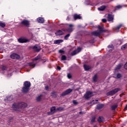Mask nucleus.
<instances>
[{
  "instance_id": "c03bdc74",
  "label": "nucleus",
  "mask_w": 127,
  "mask_h": 127,
  "mask_svg": "<svg viewBox=\"0 0 127 127\" xmlns=\"http://www.w3.org/2000/svg\"><path fill=\"white\" fill-rule=\"evenodd\" d=\"M103 22H107V19H102Z\"/></svg>"
},
{
  "instance_id": "4c0bfd02",
  "label": "nucleus",
  "mask_w": 127,
  "mask_h": 127,
  "mask_svg": "<svg viewBox=\"0 0 127 127\" xmlns=\"http://www.w3.org/2000/svg\"><path fill=\"white\" fill-rule=\"evenodd\" d=\"M96 120V118L95 117H93L91 119V123H95V120Z\"/></svg>"
},
{
  "instance_id": "ddd939ff",
  "label": "nucleus",
  "mask_w": 127,
  "mask_h": 127,
  "mask_svg": "<svg viewBox=\"0 0 127 127\" xmlns=\"http://www.w3.org/2000/svg\"><path fill=\"white\" fill-rule=\"evenodd\" d=\"M107 19L108 21H113L114 20V16L112 15L111 14H109L107 16Z\"/></svg>"
},
{
  "instance_id": "f03ea898",
  "label": "nucleus",
  "mask_w": 127,
  "mask_h": 127,
  "mask_svg": "<svg viewBox=\"0 0 127 127\" xmlns=\"http://www.w3.org/2000/svg\"><path fill=\"white\" fill-rule=\"evenodd\" d=\"M30 82L26 81L24 83V87L22 88V91L23 93H28L29 91V88L30 87Z\"/></svg>"
},
{
  "instance_id": "49530a36",
  "label": "nucleus",
  "mask_w": 127,
  "mask_h": 127,
  "mask_svg": "<svg viewBox=\"0 0 127 127\" xmlns=\"http://www.w3.org/2000/svg\"><path fill=\"white\" fill-rule=\"evenodd\" d=\"M57 68H58L59 70H61V67H60V66H58V67H57Z\"/></svg>"
},
{
  "instance_id": "de8ad7c7",
  "label": "nucleus",
  "mask_w": 127,
  "mask_h": 127,
  "mask_svg": "<svg viewBox=\"0 0 127 127\" xmlns=\"http://www.w3.org/2000/svg\"><path fill=\"white\" fill-rule=\"evenodd\" d=\"M125 110H127V105L126 106Z\"/></svg>"
},
{
  "instance_id": "6e6552de",
  "label": "nucleus",
  "mask_w": 127,
  "mask_h": 127,
  "mask_svg": "<svg viewBox=\"0 0 127 127\" xmlns=\"http://www.w3.org/2000/svg\"><path fill=\"white\" fill-rule=\"evenodd\" d=\"M81 50H82V49H81V48H78L76 50L73 51L71 53V56H74L76 54H78V53H79V52H81Z\"/></svg>"
},
{
  "instance_id": "a19ab883",
  "label": "nucleus",
  "mask_w": 127,
  "mask_h": 127,
  "mask_svg": "<svg viewBox=\"0 0 127 127\" xmlns=\"http://www.w3.org/2000/svg\"><path fill=\"white\" fill-rule=\"evenodd\" d=\"M73 104H74V105H77V104H78V102H77V101H76V100H73Z\"/></svg>"
},
{
  "instance_id": "423d86ee",
  "label": "nucleus",
  "mask_w": 127,
  "mask_h": 127,
  "mask_svg": "<svg viewBox=\"0 0 127 127\" xmlns=\"http://www.w3.org/2000/svg\"><path fill=\"white\" fill-rule=\"evenodd\" d=\"M68 26L69 27L68 29H67L66 30V31L67 32H69V33H71V32H73V31H74V28H73V27H74V25L72 24H67Z\"/></svg>"
},
{
  "instance_id": "20e7f679",
  "label": "nucleus",
  "mask_w": 127,
  "mask_h": 127,
  "mask_svg": "<svg viewBox=\"0 0 127 127\" xmlns=\"http://www.w3.org/2000/svg\"><path fill=\"white\" fill-rule=\"evenodd\" d=\"M94 95H95V92L92 91H87L84 97L86 100H88L89 98H91V97H92V96H94Z\"/></svg>"
},
{
  "instance_id": "4468645a",
  "label": "nucleus",
  "mask_w": 127,
  "mask_h": 127,
  "mask_svg": "<svg viewBox=\"0 0 127 127\" xmlns=\"http://www.w3.org/2000/svg\"><path fill=\"white\" fill-rule=\"evenodd\" d=\"M73 18L74 20H76V19H81L82 18V17L80 16V15L75 14L73 15Z\"/></svg>"
},
{
  "instance_id": "5701e85b",
  "label": "nucleus",
  "mask_w": 127,
  "mask_h": 127,
  "mask_svg": "<svg viewBox=\"0 0 127 127\" xmlns=\"http://www.w3.org/2000/svg\"><path fill=\"white\" fill-rule=\"evenodd\" d=\"M62 42H63L62 40H57L55 41L56 44H59L60 43H62Z\"/></svg>"
},
{
  "instance_id": "e433bc0d",
  "label": "nucleus",
  "mask_w": 127,
  "mask_h": 127,
  "mask_svg": "<svg viewBox=\"0 0 127 127\" xmlns=\"http://www.w3.org/2000/svg\"><path fill=\"white\" fill-rule=\"evenodd\" d=\"M41 95H39L37 97V101H40L41 100Z\"/></svg>"
},
{
  "instance_id": "f704fd0d",
  "label": "nucleus",
  "mask_w": 127,
  "mask_h": 127,
  "mask_svg": "<svg viewBox=\"0 0 127 127\" xmlns=\"http://www.w3.org/2000/svg\"><path fill=\"white\" fill-rule=\"evenodd\" d=\"M122 77V74H121V73H118L116 75V78H117V79H120V78Z\"/></svg>"
},
{
  "instance_id": "2f4dec72",
  "label": "nucleus",
  "mask_w": 127,
  "mask_h": 127,
  "mask_svg": "<svg viewBox=\"0 0 127 127\" xmlns=\"http://www.w3.org/2000/svg\"><path fill=\"white\" fill-rule=\"evenodd\" d=\"M70 37V34H67L66 35L64 36V39L65 40H67L68 38Z\"/></svg>"
},
{
  "instance_id": "cd10ccee",
  "label": "nucleus",
  "mask_w": 127,
  "mask_h": 127,
  "mask_svg": "<svg viewBox=\"0 0 127 127\" xmlns=\"http://www.w3.org/2000/svg\"><path fill=\"white\" fill-rule=\"evenodd\" d=\"M126 48H127V43L125 44L124 45H123L121 47V49L122 50H125V49H126Z\"/></svg>"
},
{
  "instance_id": "3c124183",
  "label": "nucleus",
  "mask_w": 127,
  "mask_h": 127,
  "mask_svg": "<svg viewBox=\"0 0 127 127\" xmlns=\"http://www.w3.org/2000/svg\"><path fill=\"white\" fill-rule=\"evenodd\" d=\"M95 101H96V102H98V100H96Z\"/></svg>"
},
{
  "instance_id": "72a5a7b5",
  "label": "nucleus",
  "mask_w": 127,
  "mask_h": 127,
  "mask_svg": "<svg viewBox=\"0 0 127 127\" xmlns=\"http://www.w3.org/2000/svg\"><path fill=\"white\" fill-rule=\"evenodd\" d=\"M64 110V109L63 108V107H59L58 108H57V111L61 112V111H63Z\"/></svg>"
},
{
  "instance_id": "bb28decb",
  "label": "nucleus",
  "mask_w": 127,
  "mask_h": 127,
  "mask_svg": "<svg viewBox=\"0 0 127 127\" xmlns=\"http://www.w3.org/2000/svg\"><path fill=\"white\" fill-rule=\"evenodd\" d=\"M41 59V56L40 55L38 56L35 59L33 60V61H36V60H39Z\"/></svg>"
},
{
  "instance_id": "c85d7f7f",
  "label": "nucleus",
  "mask_w": 127,
  "mask_h": 127,
  "mask_svg": "<svg viewBox=\"0 0 127 127\" xmlns=\"http://www.w3.org/2000/svg\"><path fill=\"white\" fill-rule=\"evenodd\" d=\"M29 66H30V67H32V68H34V67H35V64L33 63H29Z\"/></svg>"
},
{
  "instance_id": "09e8293b",
  "label": "nucleus",
  "mask_w": 127,
  "mask_h": 127,
  "mask_svg": "<svg viewBox=\"0 0 127 127\" xmlns=\"http://www.w3.org/2000/svg\"><path fill=\"white\" fill-rule=\"evenodd\" d=\"M82 114H83L82 112H79V115H82Z\"/></svg>"
},
{
  "instance_id": "f3484780",
  "label": "nucleus",
  "mask_w": 127,
  "mask_h": 127,
  "mask_svg": "<svg viewBox=\"0 0 127 127\" xmlns=\"http://www.w3.org/2000/svg\"><path fill=\"white\" fill-rule=\"evenodd\" d=\"M37 20L39 23H44V19L42 17H39L37 19Z\"/></svg>"
},
{
  "instance_id": "a18cd8bd",
  "label": "nucleus",
  "mask_w": 127,
  "mask_h": 127,
  "mask_svg": "<svg viewBox=\"0 0 127 127\" xmlns=\"http://www.w3.org/2000/svg\"><path fill=\"white\" fill-rule=\"evenodd\" d=\"M45 89H46V90H48V89H49V87H48V86H46V87H45Z\"/></svg>"
},
{
  "instance_id": "c756f323",
  "label": "nucleus",
  "mask_w": 127,
  "mask_h": 127,
  "mask_svg": "<svg viewBox=\"0 0 127 127\" xmlns=\"http://www.w3.org/2000/svg\"><path fill=\"white\" fill-rule=\"evenodd\" d=\"M98 79V76H97V74H95L93 77V80L94 82H97V80Z\"/></svg>"
},
{
  "instance_id": "b1692460",
  "label": "nucleus",
  "mask_w": 127,
  "mask_h": 127,
  "mask_svg": "<svg viewBox=\"0 0 127 127\" xmlns=\"http://www.w3.org/2000/svg\"><path fill=\"white\" fill-rule=\"evenodd\" d=\"M104 107V104H98L97 106V108L98 110H101L102 108Z\"/></svg>"
},
{
  "instance_id": "6ab92c4d",
  "label": "nucleus",
  "mask_w": 127,
  "mask_h": 127,
  "mask_svg": "<svg viewBox=\"0 0 127 127\" xmlns=\"http://www.w3.org/2000/svg\"><path fill=\"white\" fill-rule=\"evenodd\" d=\"M84 68L85 71H88V70H90V69H91V66H90L87 64H84Z\"/></svg>"
},
{
  "instance_id": "f257e3e1",
  "label": "nucleus",
  "mask_w": 127,
  "mask_h": 127,
  "mask_svg": "<svg viewBox=\"0 0 127 127\" xmlns=\"http://www.w3.org/2000/svg\"><path fill=\"white\" fill-rule=\"evenodd\" d=\"M26 107H27V104L23 102L15 103L12 105V108L14 110H16V109H25Z\"/></svg>"
},
{
  "instance_id": "393cba45",
  "label": "nucleus",
  "mask_w": 127,
  "mask_h": 127,
  "mask_svg": "<svg viewBox=\"0 0 127 127\" xmlns=\"http://www.w3.org/2000/svg\"><path fill=\"white\" fill-rule=\"evenodd\" d=\"M116 108H118V104H115V105L112 106L111 107V110H112V111L115 110V109Z\"/></svg>"
},
{
  "instance_id": "9b49d317",
  "label": "nucleus",
  "mask_w": 127,
  "mask_h": 127,
  "mask_svg": "<svg viewBox=\"0 0 127 127\" xmlns=\"http://www.w3.org/2000/svg\"><path fill=\"white\" fill-rule=\"evenodd\" d=\"M21 24L25 25V26H28L30 24L29 21L27 20H23L21 22Z\"/></svg>"
},
{
  "instance_id": "aec40b11",
  "label": "nucleus",
  "mask_w": 127,
  "mask_h": 127,
  "mask_svg": "<svg viewBox=\"0 0 127 127\" xmlns=\"http://www.w3.org/2000/svg\"><path fill=\"white\" fill-rule=\"evenodd\" d=\"M104 117H99L98 119V122L99 123H103V122H104Z\"/></svg>"
},
{
  "instance_id": "9d476101",
  "label": "nucleus",
  "mask_w": 127,
  "mask_h": 127,
  "mask_svg": "<svg viewBox=\"0 0 127 127\" xmlns=\"http://www.w3.org/2000/svg\"><path fill=\"white\" fill-rule=\"evenodd\" d=\"M10 57L12 59H19L20 58V56L17 54H12L11 55Z\"/></svg>"
},
{
  "instance_id": "58836bf2",
  "label": "nucleus",
  "mask_w": 127,
  "mask_h": 127,
  "mask_svg": "<svg viewBox=\"0 0 127 127\" xmlns=\"http://www.w3.org/2000/svg\"><path fill=\"white\" fill-rule=\"evenodd\" d=\"M66 56L63 55L62 56V60H66Z\"/></svg>"
},
{
  "instance_id": "603ef678",
  "label": "nucleus",
  "mask_w": 127,
  "mask_h": 127,
  "mask_svg": "<svg viewBox=\"0 0 127 127\" xmlns=\"http://www.w3.org/2000/svg\"><path fill=\"white\" fill-rule=\"evenodd\" d=\"M94 127H97V126H95Z\"/></svg>"
},
{
  "instance_id": "412c9836",
  "label": "nucleus",
  "mask_w": 127,
  "mask_h": 127,
  "mask_svg": "<svg viewBox=\"0 0 127 127\" xmlns=\"http://www.w3.org/2000/svg\"><path fill=\"white\" fill-rule=\"evenodd\" d=\"M122 26H123V25L120 24L118 26L114 28V30H116V31H119V30H120V28H121Z\"/></svg>"
},
{
  "instance_id": "7ed1b4c3",
  "label": "nucleus",
  "mask_w": 127,
  "mask_h": 127,
  "mask_svg": "<svg viewBox=\"0 0 127 127\" xmlns=\"http://www.w3.org/2000/svg\"><path fill=\"white\" fill-rule=\"evenodd\" d=\"M98 28L99 30V31H94L92 33L93 35L94 36H99V35H101V34L104 31L103 30V27H101L100 26H98Z\"/></svg>"
},
{
  "instance_id": "37998d69",
  "label": "nucleus",
  "mask_w": 127,
  "mask_h": 127,
  "mask_svg": "<svg viewBox=\"0 0 127 127\" xmlns=\"http://www.w3.org/2000/svg\"><path fill=\"white\" fill-rule=\"evenodd\" d=\"M70 18H71V16H67L66 19L67 20H70Z\"/></svg>"
},
{
  "instance_id": "8fccbe9b",
  "label": "nucleus",
  "mask_w": 127,
  "mask_h": 127,
  "mask_svg": "<svg viewBox=\"0 0 127 127\" xmlns=\"http://www.w3.org/2000/svg\"><path fill=\"white\" fill-rule=\"evenodd\" d=\"M63 31H65L64 29H62Z\"/></svg>"
},
{
  "instance_id": "4be33fe9",
  "label": "nucleus",
  "mask_w": 127,
  "mask_h": 127,
  "mask_svg": "<svg viewBox=\"0 0 127 127\" xmlns=\"http://www.w3.org/2000/svg\"><path fill=\"white\" fill-rule=\"evenodd\" d=\"M108 48L109 49V51H112L114 49V46L113 45H109L108 46Z\"/></svg>"
},
{
  "instance_id": "f8f14e48",
  "label": "nucleus",
  "mask_w": 127,
  "mask_h": 127,
  "mask_svg": "<svg viewBox=\"0 0 127 127\" xmlns=\"http://www.w3.org/2000/svg\"><path fill=\"white\" fill-rule=\"evenodd\" d=\"M72 91H73L72 89H71L70 88L68 89L67 90H66L64 92L62 93V96H65L66 95H68V94H70V93H71Z\"/></svg>"
},
{
  "instance_id": "2eb2a0df",
  "label": "nucleus",
  "mask_w": 127,
  "mask_h": 127,
  "mask_svg": "<svg viewBox=\"0 0 127 127\" xmlns=\"http://www.w3.org/2000/svg\"><path fill=\"white\" fill-rule=\"evenodd\" d=\"M107 7V6L106 5H102L99 7L98 8V9L99 11H103V10H105L106 9V8Z\"/></svg>"
},
{
  "instance_id": "0eeeda50",
  "label": "nucleus",
  "mask_w": 127,
  "mask_h": 127,
  "mask_svg": "<svg viewBox=\"0 0 127 127\" xmlns=\"http://www.w3.org/2000/svg\"><path fill=\"white\" fill-rule=\"evenodd\" d=\"M18 41L19 43H26V42H28L29 40L25 37H22L18 39Z\"/></svg>"
},
{
  "instance_id": "a211bd4d",
  "label": "nucleus",
  "mask_w": 127,
  "mask_h": 127,
  "mask_svg": "<svg viewBox=\"0 0 127 127\" xmlns=\"http://www.w3.org/2000/svg\"><path fill=\"white\" fill-rule=\"evenodd\" d=\"M56 107H53L51 108V114H54V113L56 112L57 109H56Z\"/></svg>"
},
{
  "instance_id": "a878e982",
  "label": "nucleus",
  "mask_w": 127,
  "mask_h": 127,
  "mask_svg": "<svg viewBox=\"0 0 127 127\" xmlns=\"http://www.w3.org/2000/svg\"><path fill=\"white\" fill-rule=\"evenodd\" d=\"M0 26L1 27H5V23L2 21H0Z\"/></svg>"
},
{
  "instance_id": "1a4fd4ad",
  "label": "nucleus",
  "mask_w": 127,
  "mask_h": 127,
  "mask_svg": "<svg viewBox=\"0 0 127 127\" xmlns=\"http://www.w3.org/2000/svg\"><path fill=\"white\" fill-rule=\"evenodd\" d=\"M33 50L36 52H39L41 50V48L39 45H36L33 47Z\"/></svg>"
},
{
  "instance_id": "ea45409f",
  "label": "nucleus",
  "mask_w": 127,
  "mask_h": 127,
  "mask_svg": "<svg viewBox=\"0 0 127 127\" xmlns=\"http://www.w3.org/2000/svg\"><path fill=\"white\" fill-rule=\"evenodd\" d=\"M67 77L68 78V79H71V78H72V75H71V74L70 73H68Z\"/></svg>"
},
{
  "instance_id": "c9c22d12",
  "label": "nucleus",
  "mask_w": 127,
  "mask_h": 127,
  "mask_svg": "<svg viewBox=\"0 0 127 127\" xmlns=\"http://www.w3.org/2000/svg\"><path fill=\"white\" fill-rule=\"evenodd\" d=\"M122 6L121 5H118L115 7V9H120V8H122Z\"/></svg>"
},
{
  "instance_id": "79ce46f5",
  "label": "nucleus",
  "mask_w": 127,
  "mask_h": 127,
  "mask_svg": "<svg viewBox=\"0 0 127 127\" xmlns=\"http://www.w3.org/2000/svg\"><path fill=\"white\" fill-rule=\"evenodd\" d=\"M59 53H65V52H64V51H63V50H60L59 51Z\"/></svg>"
},
{
  "instance_id": "39448f33",
  "label": "nucleus",
  "mask_w": 127,
  "mask_h": 127,
  "mask_svg": "<svg viewBox=\"0 0 127 127\" xmlns=\"http://www.w3.org/2000/svg\"><path fill=\"white\" fill-rule=\"evenodd\" d=\"M120 91V88H115L107 93V96H113V95H115L116 93H118Z\"/></svg>"
},
{
  "instance_id": "dca6fc26",
  "label": "nucleus",
  "mask_w": 127,
  "mask_h": 127,
  "mask_svg": "<svg viewBox=\"0 0 127 127\" xmlns=\"http://www.w3.org/2000/svg\"><path fill=\"white\" fill-rule=\"evenodd\" d=\"M55 34L57 36L63 35V34H64V32L60 30H59L56 32Z\"/></svg>"
},
{
  "instance_id": "473e14b6",
  "label": "nucleus",
  "mask_w": 127,
  "mask_h": 127,
  "mask_svg": "<svg viewBox=\"0 0 127 127\" xmlns=\"http://www.w3.org/2000/svg\"><path fill=\"white\" fill-rule=\"evenodd\" d=\"M2 71H6V67L5 66L2 65L1 67Z\"/></svg>"
},
{
  "instance_id": "7c9ffc66",
  "label": "nucleus",
  "mask_w": 127,
  "mask_h": 127,
  "mask_svg": "<svg viewBox=\"0 0 127 127\" xmlns=\"http://www.w3.org/2000/svg\"><path fill=\"white\" fill-rule=\"evenodd\" d=\"M121 67H122V65H121V64H118V65L116 66V68H115V70H119V69H121Z\"/></svg>"
}]
</instances>
